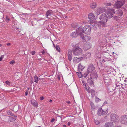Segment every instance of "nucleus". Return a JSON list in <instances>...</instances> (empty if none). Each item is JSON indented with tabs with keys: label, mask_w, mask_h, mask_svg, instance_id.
Listing matches in <instances>:
<instances>
[{
	"label": "nucleus",
	"mask_w": 127,
	"mask_h": 127,
	"mask_svg": "<svg viewBox=\"0 0 127 127\" xmlns=\"http://www.w3.org/2000/svg\"><path fill=\"white\" fill-rule=\"evenodd\" d=\"M127 80H125V81L126 82L127 81Z\"/></svg>",
	"instance_id": "338daca9"
},
{
	"label": "nucleus",
	"mask_w": 127,
	"mask_h": 127,
	"mask_svg": "<svg viewBox=\"0 0 127 127\" xmlns=\"http://www.w3.org/2000/svg\"><path fill=\"white\" fill-rule=\"evenodd\" d=\"M108 103L107 101H105L103 103V105H105L107 104Z\"/></svg>",
	"instance_id": "49530a36"
},
{
	"label": "nucleus",
	"mask_w": 127,
	"mask_h": 127,
	"mask_svg": "<svg viewBox=\"0 0 127 127\" xmlns=\"http://www.w3.org/2000/svg\"><path fill=\"white\" fill-rule=\"evenodd\" d=\"M71 124V123L70 122H69L67 124L68 125V126H70Z\"/></svg>",
	"instance_id": "4d7b16f0"
},
{
	"label": "nucleus",
	"mask_w": 127,
	"mask_h": 127,
	"mask_svg": "<svg viewBox=\"0 0 127 127\" xmlns=\"http://www.w3.org/2000/svg\"><path fill=\"white\" fill-rule=\"evenodd\" d=\"M95 101L96 102H99L101 101L100 99L96 97H95Z\"/></svg>",
	"instance_id": "e433bc0d"
},
{
	"label": "nucleus",
	"mask_w": 127,
	"mask_h": 127,
	"mask_svg": "<svg viewBox=\"0 0 127 127\" xmlns=\"http://www.w3.org/2000/svg\"><path fill=\"white\" fill-rule=\"evenodd\" d=\"M68 59L70 61H71L72 58V54L71 52H68Z\"/></svg>",
	"instance_id": "393cba45"
},
{
	"label": "nucleus",
	"mask_w": 127,
	"mask_h": 127,
	"mask_svg": "<svg viewBox=\"0 0 127 127\" xmlns=\"http://www.w3.org/2000/svg\"><path fill=\"white\" fill-rule=\"evenodd\" d=\"M10 21V19L7 16L6 17V21L8 23L9 21Z\"/></svg>",
	"instance_id": "c9c22d12"
},
{
	"label": "nucleus",
	"mask_w": 127,
	"mask_h": 127,
	"mask_svg": "<svg viewBox=\"0 0 127 127\" xmlns=\"http://www.w3.org/2000/svg\"><path fill=\"white\" fill-rule=\"evenodd\" d=\"M11 45V43H8L7 44V45L8 46H10Z\"/></svg>",
	"instance_id": "603ef678"
},
{
	"label": "nucleus",
	"mask_w": 127,
	"mask_h": 127,
	"mask_svg": "<svg viewBox=\"0 0 127 127\" xmlns=\"http://www.w3.org/2000/svg\"><path fill=\"white\" fill-rule=\"evenodd\" d=\"M84 67L83 66L81 63H80L78 65V69L80 71H82L84 68Z\"/></svg>",
	"instance_id": "4be33fe9"
},
{
	"label": "nucleus",
	"mask_w": 127,
	"mask_h": 127,
	"mask_svg": "<svg viewBox=\"0 0 127 127\" xmlns=\"http://www.w3.org/2000/svg\"><path fill=\"white\" fill-rule=\"evenodd\" d=\"M109 80H107L106 81L108 82V83L109 82Z\"/></svg>",
	"instance_id": "0e129e2a"
},
{
	"label": "nucleus",
	"mask_w": 127,
	"mask_h": 127,
	"mask_svg": "<svg viewBox=\"0 0 127 127\" xmlns=\"http://www.w3.org/2000/svg\"><path fill=\"white\" fill-rule=\"evenodd\" d=\"M10 112H11L9 111H8V112H7V114H8V115H12L11 114V113H10Z\"/></svg>",
	"instance_id": "864d4df0"
},
{
	"label": "nucleus",
	"mask_w": 127,
	"mask_h": 127,
	"mask_svg": "<svg viewBox=\"0 0 127 127\" xmlns=\"http://www.w3.org/2000/svg\"><path fill=\"white\" fill-rule=\"evenodd\" d=\"M125 0H118L113 5L114 8H120L125 3Z\"/></svg>",
	"instance_id": "423d86ee"
},
{
	"label": "nucleus",
	"mask_w": 127,
	"mask_h": 127,
	"mask_svg": "<svg viewBox=\"0 0 127 127\" xmlns=\"http://www.w3.org/2000/svg\"><path fill=\"white\" fill-rule=\"evenodd\" d=\"M24 18H21V20L22 21L24 22H25V20Z\"/></svg>",
	"instance_id": "c03bdc74"
},
{
	"label": "nucleus",
	"mask_w": 127,
	"mask_h": 127,
	"mask_svg": "<svg viewBox=\"0 0 127 127\" xmlns=\"http://www.w3.org/2000/svg\"><path fill=\"white\" fill-rule=\"evenodd\" d=\"M49 102H52V100L51 99H50L49 101Z\"/></svg>",
	"instance_id": "680f3d73"
},
{
	"label": "nucleus",
	"mask_w": 127,
	"mask_h": 127,
	"mask_svg": "<svg viewBox=\"0 0 127 127\" xmlns=\"http://www.w3.org/2000/svg\"><path fill=\"white\" fill-rule=\"evenodd\" d=\"M91 44L89 43H86L83 46V48L85 50L88 49L91 47Z\"/></svg>",
	"instance_id": "dca6fc26"
},
{
	"label": "nucleus",
	"mask_w": 127,
	"mask_h": 127,
	"mask_svg": "<svg viewBox=\"0 0 127 127\" xmlns=\"http://www.w3.org/2000/svg\"><path fill=\"white\" fill-rule=\"evenodd\" d=\"M65 17L66 18V16H65Z\"/></svg>",
	"instance_id": "774afa93"
},
{
	"label": "nucleus",
	"mask_w": 127,
	"mask_h": 127,
	"mask_svg": "<svg viewBox=\"0 0 127 127\" xmlns=\"http://www.w3.org/2000/svg\"><path fill=\"white\" fill-rule=\"evenodd\" d=\"M113 122H106L105 125V127H113Z\"/></svg>",
	"instance_id": "f3484780"
},
{
	"label": "nucleus",
	"mask_w": 127,
	"mask_h": 127,
	"mask_svg": "<svg viewBox=\"0 0 127 127\" xmlns=\"http://www.w3.org/2000/svg\"><path fill=\"white\" fill-rule=\"evenodd\" d=\"M55 119L54 118H52L51 120V122H53L55 120Z\"/></svg>",
	"instance_id": "8fccbe9b"
},
{
	"label": "nucleus",
	"mask_w": 127,
	"mask_h": 127,
	"mask_svg": "<svg viewBox=\"0 0 127 127\" xmlns=\"http://www.w3.org/2000/svg\"><path fill=\"white\" fill-rule=\"evenodd\" d=\"M31 53L32 55H34L35 53V52L34 51H32L31 52Z\"/></svg>",
	"instance_id": "79ce46f5"
},
{
	"label": "nucleus",
	"mask_w": 127,
	"mask_h": 127,
	"mask_svg": "<svg viewBox=\"0 0 127 127\" xmlns=\"http://www.w3.org/2000/svg\"><path fill=\"white\" fill-rule=\"evenodd\" d=\"M91 28L92 27H93V28L94 29H96V25H94V24H91Z\"/></svg>",
	"instance_id": "58836bf2"
},
{
	"label": "nucleus",
	"mask_w": 127,
	"mask_h": 127,
	"mask_svg": "<svg viewBox=\"0 0 127 127\" xmlns=\"http://www.w3.org/2000/svg\"><path fill=\"white\" fill-rule=\"evenodd\" d=\"M89 90H90V92L89 93H91L92 96L93 97L95 95V91L93 89H91V90L90 89H89Z\"/></svg>",
	"instance_id": "bb28decb"
},
{
	"label": "nucleus",
	"mask_w": 127,
	"mask_h": 127,
	"mask_svg": "<svg viewBox=\"0 0 127 127\" xmlns=\"http://www.w3.org/2000/svg\"><path fill=\"white\" fill-rule=\"evenodd\" d=\"M80 28H77L76 31L72 32L71 34V36L73 38L76 37L78 35H81V33L80 32Z\"/></svg>",
	"instance_id": "0eeeda50"
},
{
	"label": "nucleus",
	"mask_w": 127,
	"mask_h": 127,
	"mask_svg": "<svg viewBox=\"0 0 127 127\" xmlns=\"http://www.w3.org/2000/svg\"><path fill=\"white\" fill-rule=\"evenodd\" d=\"M115 11L114 9L110 8L108 9L105 13L108 18H111L115 13Z\"/></svg>",
	"instance_id": "7ed1b4c3"
},
{
	"label": "nucleus",
	"mask_w": 127,
	"mask_h": 127,
	"mask_svg": "<svg viewBox=\"0 0 127 127\" xmlns=\"http://www.w3.org/2000/svg\"><path fill=\"white\" fill-rule=\"evenodd\" d=\"M114 19L115 20H117L118 19V18L117 16H116L114 17Z\"/></svg>",
	"instance_id": "5fc2aeb1"
},
{
	"label": "nucleus",
	"mask_w": 127,
	"mask_h": 127,
	"mask_svg": "<svg viewBox=\"0 0 127 127\" xmlns=\"http://www.w3.org/2000/svg\"><path fill=\"white\" fill-rule=\"evenodd\" d=\"M81 58H77V57H75L73 59V61L74 63H77L79 62L80 61V59Z\"/></svg>",
	"instance_id": "412c9836"
},
{
	"label": "nucleus",
	"mask_w": 127,
	"mask_h": 127,
	"mask_svg": "<svg viewBox=\"0 0 127 127\" xmlns=\"http://www.w3.org/2000/svg\"><path fill=\"white\" fill-rule=\"evenodd\" d=\"M42 54H44L45 53V51L44 50H43L41 52Z\"/></svg>",
	"instance_id": "6e6d98bb"
},
{
	"label": "nucleus",
	"mask_w": 127,
	"mask_h": 127,
	"mask_svg": "<svg viewBox=\"0 0 127 127\" xmlns=\"http://www.w3.org/2000/svg\"><path fill=\"white\" fill-rule=\"evenodd\" d=\"M6 83L8 85H10V82L8 81H5Z\"/></svg>",
	"instance_id": "a18cd8bd"
},
{
	"label": "nucleus",
	"mask_w": 127,
	"mask_h": 127,
	"mask_svg": "<svg viewBox=\"0 0 127 127\" xmlns=\"http://www.w3.org/2000/svg\"><path fill=\"white\" fill-rule=\"evenodd\" d=\"M95 68V67L93 65L90 64L88 67L87 72L85 73L84 74V77L86 78L87 76L88 73H92V72L94 71Z\"/></svg>",
	"instance_id": "20e7f679"
},
{
	"label": "nucleus",
	"mask_w": 127,
	"mask_h": 127,
	"mask_svg": "<svg viewBox=\"0 0 127 127\" xmlns=\"http://www.w3.org/2000/svg\"><path fill=\"white\" fill-rule=\"evenodd\" d=\"M94 122L96 125H98L100 123L99 121L97 120H94Z\"/></svg>",
	"instance_id": "72a5a7b5"
},
{
	"label": "nucleus",
	"mask_w": 127,
	"mask_h": 127,
	"mask_svg": "<svg viewBox=\"0 0 127 127\" xmlns=\"http://www.w3.org/2000/svg\"><path fill=\"white\" fill-rule=\"evenodd\" d=\"M88 82L91 85H92L93 83V82L92 80V78H91L88 79Z\"/></svg>",
	"instance_id": "c85d7f7f"
},
{
	"label": "nucleus",
	"mask_w": 127,
	"mask_h": 127,
	"mask_svg": "<svg viewBox=\"0 0 127 127\" xmlns=\"http://www.w3.org/2000/svg\"><path fill=\"white\" fill-rule=\"evenodd\" d=\"M67 103H68V104H70V101H68L67 102Z\"/></svg>",
	"instance_id": "13d9d810"
},
{
	"label": "nucleus",
	"mask_w": 127,
	"mask_h": 127,
	"mask_svg": "<svg viewBox=\"0 0 127 127\" xmlns=\"http://www.w3.org/2000/svg\"><path fill=\"white\" fill-rule=\"evenodd\" d=\"M99 19L101 21L98 22L97 25L98 27L101 28L102 27H104L105 26L106 23L107 22L108 18L105 13L102 14L100 16Z\"/></svg>",
	"instance_id": "f257e3e1"
},
{
	"label": "nucleus",
	"mask_w": 127,
	"mask_h": 127,
	"mask_svg": "<svg viewBox=\"0 0 127 127\" xmlns=\"http://www.w3.org/2000/svg\"><path fill=\"white\" fill-rule=\"evenodd\" d=\"M31 104L34 107L37 108L38 106V104L37 102L34 100H32L31 101Z\"/></svg>",
	"instance_id": "2eb2a0df"
},
{
	"label": "nucleus",
	"mask_w": 127,
	"mask_h": 127,
	"mask_svg": "<svg viewBox=\"0 0 127 127\" xmlns=\"http://www.w3.org/2000/svg\"><path fill=\"white\" fill-rule=\"evenodd\" d=\"M2 45L1 44H0V47L2 46Z\"/></svg>",
	"instance_id": "e2e57ef3"
},
{
	"label": "nucleus",
	"mask_w": 127,
	"mask_h": 127,
	"mask_svg": "<svg viewBox=\"0 0 127 127\" xmlns=\"http://www.w3.org/2000/svg\"><path fill=\"white\" fill-rule=\"evenodd\" d=\"M96 7V4L95 2H93L90 4V7L91 8L94 9Z\"/></svg>",
	"instance_id": "5701e85b"
},
{
	"label": "nucleus",
	"mask_w": 127,
	"mask_h": 127,
	"mask_svg": "<svg viewBox=\"0 0 127 127\" xmlns=\"http://www.w3.org/2000/svg\"><path fill=\"white\" fill-rule=\"evenodd\" d=\"M53 12L52 10H49L47 11L46 16L47 17L51 16L53 14Z\"/></svg>",
	"instance_id": "aec40b11"
},
{
	"label": "nucleus",
	"mask_w": 127,
	"mask_h": 127,
	"mask_svg": "<svg viewBox=\"0 0 127 127\" xmlns=\"http://www.w3.org/2000/svg\"><path fill=\"white\" fill-rule=\"evenodd\" d=\"M77 74L79 78H81L82 77V75L81 72H77Z\"/></svg>",
	"instance_id": "473e14b6"
},
{
	"label": "nucleus",
	"mask_w": 127,
	"mask_h": 127,
	"mask_svg": "<svg viewBox=\"0 0 127 127\" xmlns=\"http://www.w3.org/2000/svg\"><path fill=\"white\" fill-rule=\"evenodd\" d=\"M91 56V53L90 52H87L85 53L84 56V58L85 59L89 58Z\"/></svg>",
	"instance_id": "6ab92c4d"
},
{
	"label": "nucleus",
	"mask_w": 127,
	"mask_h": 127,
	"mask_svg": "<svg viewBox=\"0 0 127 127\" xmlns=\"http://www.w3.org/2000/svg\"><path fill=\"white\" fill-rule=\"evenodd\" d=\"M103 79L104 80V81L105 83H108V82L107 81H106L107 80H109V77H104V76H103Z\"/></svg>",
	"instance_id": "c756f323"
},
{
	"label": "nucleus",
	"mask_w": 127,
	"mask_h": 127,
	"mask_svg": "<svg viewBox=\"0 0 127 127\" xmlns=\"http://www.w3.org/2000/svg\"><path fill=\"white\" fill-rule=\"evenodd\" d=\"M88 18L90 20L89 22L90 23H94L93 21L96 20V18L94 14L92 13H90L88 15Z\"/></svg>",
	"instance_id": "6e6552de"
},
{
	"label": "nucleus",
	"mask_w": 127,
	"mask_h": 127,
	"mask_svg": "<svg viewBox=\"0 0 127 127\" xmlns=\"http://www.w3.org/2000/svg\"><path fill=\"white\" fill-rule=\"evenodd\" d=\"M91 25H85L82 29L81 27H79L80 30L81 34L82 32L86 34H89L91 31Z\"/></svg>",
	"instance_id": "f03ea898"
},
{
	"label": "nucleus",
	"mask_w": 127,
	"mask_h": 127,
	"mask_svg": "<svg viewBox=\"0 0 127 127\" xmlns=\"http://www.w3.org/2000/svg\"><path fill=\"white\" fill-rule=\"evenodd\" d=\"M40 79L37 76H35L34 78V81L36 83H37Z\"/></svg>",
	"instance_id": "cd10ccee"
},
{
	"label": "nucleus",
	"mask_w": 127,
	"mask_h": 127,
	"mask_svg": "<svg viewBox=\"0 0 127 127\" xmlns=\"http://www.w3.org/2000/svg\"><path fill=\"white\" fill-rule=\"evenodd\" d=\"M120 120L121 123L127 124V116L126 115L122 116L120 118Z\"/></svg>",
	"instance_id": "9d476101"
},
{
	"label": "nucleus",
	"mask_w": 127,
	"mask_h": 127,
	"mask_svg": "<svg viewBox=\"0 0 127 127\" xmlns=\"http://www.w3.org/2000/svg\"><path fill=\"white\" fill-rule=\"evenodd\" d=\"M117 14L119 16H122L123 14V12L122 10L119 9L117 11Z\"/></svg>",
	"instance_id": "a878e982"
},
{
	"label": "nucleus",
	"mask_w": 127,
	"mask_h": 127,
	"mask_svg": "<svg viewBox=\"0 0 127 127\" xmlns=\"http://www.w3.org/2000/svg\"><path fill=\"white\" fill-rule=\"evenodd\" d=\"M15 63V61L14 60H12L10 62V64L11 65H12L13 64Z\"/></svg>",
	"instance_id": "ea45409f"
},
{
	"label": "nucleus",
	"mask_w": 127,
	"mask_h": 127,
	"mask_svg": "<svg viewBox=\"0 0 127 127\" xmlns=\"http://www.w3.org/2000/svg\"><path fill=\"white\" fill-rule=\"evenodd\" d=\"M91 76V78H97L98 77L96 71L94 73H92Z\"/></svg>",
	"instance_id": "a211bd4d"
},
{
	"label": "nucleus",
	"mask_w": 127,
	"mask_h": 127,
	"mask_svg": "<svg viewBox=\"0 0 127 127\" xmlns=\"http://www.w3.org/2000/svg\"><path fill=\"white\" fill-rule=\"evenodd\" d=\"M54 47L56 48V50L58 52L60 51L59 49L60 48L58 46H54Z\"/></svg>",
	"instance_id": "4c0bfd02"
},
{
	"label": "nucleus",
	"mask_w": 127,
	"mask_h": 127,
	"mask_svg": "<svg viewBox=\"0 0 127 127\" xmlns=\"http://www.w3.org/2000/svg\"><path fill=\"white\" fill-rule=\"evenodd\" d=\"M115 32V30L114 29H113V28H111V29L109 31V32L110 33L111 32Z\"/></svg>",
	"instance_id": "f704fd0d"
},
{
	"label": "nucleus",
	"mask_w": 127,
	"mask_h": 127,
	"mask_svg": "<svg viewBox=\"0 0 127 127\" xmlns=\"http://www.w3.org/2000/svg\"><path fill=\"white\" fill-rule=\"evenodd\" d=\"M27 14H23L20 15V18H24L25 17H26V15Z\"/></svg>",
	"instance_id": "2f4dec72"
},
{
	"label": "nucleus",
	"mask_w": 127,
	"mask_h": 127,
	"mask_svg": "<svg viewBox=\"0 0 127 127\" xmlns=\"http://www.w3.org/2000/svg\"><path fill=\"white\" fill-rule=\"evenodd\" d=\"M108 108L103 110L101 108H99L97 110V114L99 116L104 115H106L108 113Z\"/></svg>",
	"instance_id": "39448f33"
},
{
	"label": "nucleus",
	"mask_w": 127,
	"mask_h": 127,
	"mask_svg": "<svg viewBox=\"0 0 127 127\" xmlns=\"http://www.w3.org/2000/svg\"><path fill=\"white\" fill-rule=\"evenodd\" d=\"M28 92L26 91L25 93V95L26 96H27L28 95Z\"/></svg>",
	"instance_id": "3c124183"
},
{
	"label": "nucleus",
	"mask_w": 127,
	"mask_h": 127,
	"mask_svg": "<svg viewBox=\"0 0 127 127\" xmlns=\"http://www.w3.org/2000/svg\"><path fill=\"white\" fill-rule=\"evenodd\" d=\"M90 105L92 109L94 110L95 108V107L94 105L93 102H91Z\"/></svg>",
	"instance_id": "7c9ffc66"
},
{
	"label": "nucleus",
	"mask_w": 127,
	"mask_h": 127,
	"mask_svg": "<svg viewBox=\"0 0 127 127\" xmlns=\"http://www.w3.org/2000/svg\"><path fill=\"white\" fill-rule=\"evenodd\" d=\"M63 126L64 127H66V126L65 125H64Z\"/></svg>",
	"instance_id": "052dcab7"
},
{
	"label": "nucleus",
	"mask_w": 127,
	"mask_h": 127,
	"mask_svg": "<svg viewBox=\"0 0 127 127\" xmlns=\"http://www.w3.org/2000/svg\"><path fill=\"white\" fill-rule=\"evenodd\" d=\"M82 83L83 84L84 88L88 92H90V90H89L90 88L86 82L85 81L83 80L82 81Z\"/></svg>",
	"instance_id": "4468645a"
},
{
	"label": "nucleus",
	"mask_w": 127,
	"mask_h": 127,
	"mask_svg": "<svg viewBox=\"0 0 127 127\" xmlns=\"http://www.w3.org/2000/svg\"><path fill=\"white\" fill-rule=\"evenodd\" d=\"M80 37L84 42H86L90 40V37L88 35L83 36L82 35V34L80 35Z\"/></svg>",
	"instance_id": "ddd939ff"
},
{
	"label": "nucleus",
	"mask_w": 127,
	"mask_h": 127,
	"mask_svg": "<svg viewBox=\"0 0 127 127\" xmlns=\"http://www.w3.org/2000/svg\"><path fill=\"white\" fill-rule=\"evenodd\" d=\"M39 60H41L42 59L41 58H40V59H38Z\"/></svg>",
	"instance_id": "69168bd1"
},
{
	"label": "nucleus",
	"mask_w": 127,
	"mask_h": 127,
	"mask_svg": "<svg viewBox=\"0 0 127 127\" xmlns=\"http://www.w3.org/2000/svg\"><path fill=\"white\" fill-rule=\"evenodd\" d=\"M75 24V27H74L76 28V27H78V24L76 23V24Z\"/></svg>",
	"instance_id": "de8ad7c7"
},
{
	"label": "nucleus",
	"mask_w": 127,
	"mask_h": 127,
	"mask_svg": "<svg viewBox=\"0 0 127 127\" xmlns=\"http://www.w3.org/2000/svg\"><path fill=\"white\" fill-rule=\"evenodd\" d=\"M16 116L15 117V118H14L11 116L9 117L8 119V121L12 122L16 120Z\"/></svg>",
	"instance_id": "b1692460"
},
{
	"label": "nucleus",
	"mask_w": 127,
	"mask_h": 127,
	"mask_svg": "<svg viewBox=\"0 0 127 127\" xmlns=\"http://www.w3.org/2000/svg\"><path fill=\"white\" fill-rule=\"evenodd\" d=\"M44 99V97L43 96H41L40 97V99L41 100H43Z\"/></svg>",
	"instance_id": "09e8293b"
},
{
	"label": "nucleus",
	"mask_w": 127,
	"mask_h": 127,
	"mask_svg": "<svg viewBox=\"0 0 127 127\" xmlns=\"http://www.w3.org/2000/svg\"><path fill=\"white\" fill-rule=\"evenodd\" d=\"M105 10V8L104 7H101L98 8L96 10L97 14L99 15L100 13L104 12Z\"/></svg>",
	"instance_id": "f8f14e48"
},
{
	"label": "nucleus",
	"mask_w": 127,
	"mask_h": 127,
	"mask_svg": "<svg viewBox=\"0 0 127 127\" xmlns=\"http://www.w3.org/2000/svg\"><path fill=\"white\" fill-rule=\"evenodd\" d=\"M82 50L79 47L75 48L73 51V54L75 56H77L81 54H82Z\"/></svg>",
	"instance_id": "1a4fd4ad"
},
{
	"label": "nucleus",
	"mask_w": 127,
	"mask_h": 127,
	"mask_svg": "<svg viewBox=\"0 0 127 127\" xmlns=\"http://www.w3.org/2000/svg\"><path fill=\"white\" fill-rule=\"evenodd\" d=\"M114 127H121L120 126H115Z\"/></svg>",
	"instance_id": "bf43d9fd"
},
{
	"label": "nucleus",
	"mask_w": 127,
	"mask_h": 127,
	"mask_svg": "<svg viewBox=\"0 0 127 127\" xmlns=\"http://www.w3.org/2000/svg\"><path fill=\"white\" fill-rule=\"evenodd\" d=\"M4 57V55H2L0 57V61L2 60V59Z\"/></svg>",
	"instance_id": "37998d69"
},
{
	"label": "nucleus",
	"mask_w": 127,
	"mask_h": 127,
	"mask_svg": "<svg viewBox=\"0 0 127 127\" xmlns=\"http://www.w3.org/2000/svg\"><path fill=\"white\" fill-rule=\"evenodd\" d=\"M119 119L118 116L115 114H112L110 115V119L113 121L118 122Z\"/></svg>",
	"instance_id": "9b49d317"
},
{
	"label": "nucleus",
	"mask_w": 127,
	"mask_h": 127,
	"mask_svg": "<svg viewBox=\"0 0 127 127\" xmlns=\"http://www.w3.org/2000/svg\"><path fill=\"white\" fill-rule=\"evenodd\" d=\"M104 4L105 5L107 6H110L111 5V4L110 3H105Z\"/></svg>",
	"instance_id": "a19ab883"
}]
</instances>
